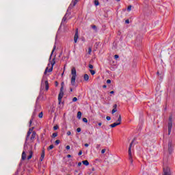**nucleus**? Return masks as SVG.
Segmentation results:
<instances>
[{
  "mask_svg": "<svg viewBox=\"0 0 175 175\" xmlns=\"http://www.w3.org/2000/svg\"><path fill=\"white\" fill-rule=\"evenodd\" d=\"M90 69H94V66L92 64H89Z\"/></svg>",
  "mask_w": 175,
  "mask_h": 175,
  "instance_id": "nucleus-37",
  "label": "nucleus"
},
{
  "mask_svg": "<svg viewBox=\"0 0 175 175\" xmlns=\"http://www.w3.org/2000/svg\"><path fill=\"white\" fill-rule=\"evenodd\" d=\"M77 2H79V0L72 1L73 6H76V5H77Z\"/></svg>",
  "mask_w": 175,
  "mask_h": 175,
  "instance_id": "nucleus-21",
  "label": "nucleus"
},
{
  "mask_svg": "<svg viewBox=\"0 0 175 175\" xmlns=\"http://www.w3.org/2000/svg\"><path fill=\"white\" fill-rule=\"evenodd\" d=\"M46 77H43V79L42 80V84H43V81H44V80H46Z\"/></svg>",
  "mask_w": 175,
  "mask_h": 175,
  "instance_id": "nucleus-48",
  "label": "nucleus"
},
{
  "mask_svg": "<svg viewBox=\"0 0 175 175\" xmlns=\"http://www.w3.org/2000/svg\"><path fill=\"white\" fill-rule=\"evenodd\" d=\"M118 58H120V56L118 55H114V59H118Z\"/></svg>",
  "mask_w": 175,
  "mask_h": 175,
  "instance_id": "nucleus-34",
  "label": "nucleus"
},
{
  "mask_svg": "<svg viewBox=\"0 0 175 175\" xmlns=\"http://www.w3.org/2000/svg\"><path fill=\"white\" fill-rule=\"evenodd\" d=\"M122 121V118H121V115H119L118 120L116 122H114L109 125L111 128H116V126H118V125H121V122Z\"/></svg>",
  "mask_w": 175,
  "mask_h": 175,
  "instance_id": "nucleus-5",
  "label": "nucleus"
},
{
  "mask_svg": "<svg viewBox=\"0 0 175 175\" xmlns=\"http://www.w3.org/2000/svg\"><path fill=\"white\" fill-rule=\"evenodd\" d=\"M61 143V141L59 139H57L55 142V144H56V146H58V144H59Z\"/></svg>",
  "mask_w": 175,
  "mask_h": 175,
  "instance_id": "nucleus-25",
  "label": "nucleus"
},
{
  "mask_svg": "<svg viewBox=\"0 0 175 175\" xmlns=\"http://www.w3.org/2000/svg\"><path fill=\"white\" fill-rule=\"evenodd\" d=\"M29 155L27 157L28 160L32 158V156L33 155V152L32 150H29Z\"/></svg>",
  "mask_w": 175,
  "mask_h": 175,
  "instance_id": "nucleus-16",
  "label": "nucleus"
},
{
  "mask_svg": "<svg viewBox=\"0 0 175 175\" xmlns=\"http://www.w3.org/2000/svg\"><path fill=\"white\" fill-rule=\"evenodd\" d=\"M163 175H172V172L169 167H163Z\"/></svg>",
  "mask_w": 175,
  "mask_h": 175,
  "instance_id": "nucleus-7",
  "label": "nucleus"
},
{
  "mask_svg": "<svg viewBox=\"0 0 175 175\" xmlns=\"http://www.w3.org/2000/svg\"><path fill=\"white\" fill-rule=\"evenodd\" d=\"M62 76H64V72L62 74Z\"/></svg>",
  "mask_w": 175,
  "mask_h": 175,
  "instance_id": "nucleus-61",
  "label": "nucleus"
},
{
  "mask_svg": "<svg viewBox=\"0 0 175 175\" xmlns=\"http://www.w3.org/2000/svg\"><path fill=\"white\" fill-rule=\"evenodd\" d=\"M77 132H78V133H80V132H81V128H80V127L77 128Z\"/></svg>",
  "mask_w": 175,
  "mask_h": 175,
  "instance_id": "nucleus-33",
  "label": "nucleus"
},
{
  "mask_svg": "<svg viewBox=\"0 0 175 175\" xmlns=\"http://www.w3.org/2000/svg\"><path fill=\"white\" fill-rule=\"evenodd\" d=\"M92 29H94V31H98V28L96 27V25H92Z\"/></svg>",
  "mask_w": 175,
  "mask_h": 175,
  "instance_id": "nucleus-23",
  "label": "nucleus"
},
{
  "mask_svg": "<svg viewBox=\"0 0 175 175\" xmlns=\"http://www.w3.org/2000/svg\"><path fill=\"white\" fill-rule=\"evenodd\" d=\"M157 75H159V72L157 71Z\"/></svg>",
  "mask_w": 175,
  "mask_h": 175,
  "instance_id": "nucleus-60",
  "label": "nucleus"
},
{
  "mask_svg": "<svg viewBox=\"0 0 175 175\" xmlns=\"http://www.w3.org/2000/svg\"><path fill=\"white\" fill-rule=\"evenodd\" d=\"M173 127V116H170L169 117V122H168V135L172 133V128Z\"/></svg>",
  "mask_w": 175,
  "mask_h": 175,
  "instance_id": "nucleus-3",
  "label": "nucleus"
},
{
  "mask_svg": "<svg viewBox=\"0 0 175 175\" xmlns=\"http://www.w3.org/2000/svg\"><path fill=\"white\" fill-rule=\"evenodd\" d=\"M53 148H54V145H50L47 150L48 151H50V150H53Z\"/></svg>",
  "mask_w": 175,
  "mask_h": 175,
  "instance_id": "nucleus-22",
  "label": "nucleus"
},
{
  "mask_svg": "<svg viewBox=\"0 0 175 175\" xmlns=\"http://www.w3.org/2000/svg\"><path fill=\"white\" fill-rule=\"evenodd\" d=\"M58 136V133H53L52 135V137H57Z\"/></svg>",
  "mask_w": 175,
  "mask_h": 175,
  "instance_id": "nucleus-26",
  "label": "nucleus"
},
{
  "mask_svg": "<svg viewBox=\"0 0 175 175\" xmlns=\"http://www.w3.org/2000/svg\"><path fill=\"white\" fill-rule=\"evenodd\" d=\"M82 163L85 165V166H88V165H90V162H88L87 160L83 161Z\"/></svg>",
  "mask_w": 175,
  "mask_h": 175,
  "instance_id": "nucleus-20",
  "label": "nucleus"
},
{
  "mask_svg": "<svg viewBox=\"0 0 175 175\" xmlns=\"http://www.w3.org/2000/svg\"><path fill=\"white\" fill-rule=\"evenodd\" d=\"M92 172H95V168L94 167L92 168Z\"/></svg>",
  "mask_w": 175,
  "mask_h": 175,
  "instance_id": "nucleus-56",
  "label": "nucleus"
},
{
  "mask_svg": "<svg viewBox=\"0 0 175 175\" xmlns=\"http://www.w3.org/2000/svg\"><path fill=\"white\" fill-rule=\"evenodd\" d=\"M39 118H43V112H40L38 115Z\"/></svg>",
  "mask_w": 175,
  "mask_h": 175,
  "instance_id": "nucleus-27",
  "label": "nucleus"
},
{
  "mask_svg": "<svg viewBox=\"0 0 175 175\" xmlns=\"http://www.w3.org/2000/svg\"><path fill=\"white\" fill-rule=\"evenodd\" d=\"M90 145L88 144H85V147H88Z\"/></svg>",
  "mask_w": 175,
  "mask_h": 175,
  "instance_id": "nucleus-52",
  "label": "nucleus"
},
{
  "mask_svg": "<svg viewBox=\"0 0 175 175\" xmlns=\"http://www.w3.org/2000/svg\"><path fill=\"white\" fill-rule=\"evenodd\" d=\"M106 119L107 120V121H110V120H111V118L110 116H107Z\"/></svg>",
  "mask_w": 175,
  "mask_h": 175,
  "instance_id": "nucleus-39",
  "label": "nucleus"
},
{
  "mask_svg": "<svg viewBox=\"0 0 175 175\" xmlns=\"http://www.w3.org/2000/svg\"><path fill=\"white\" fill-rule=\"evenodd\" d=\"M105 152H106V149H103L101 150V154H105Z\"/></svg>",
  "mask_w": 175,
  "mask_h": 175,
  "instance_id": "nucleus-40",
  "label": "nucleus"
},
{
  "mask_svg": "<svg viewBox=\"0 0 175 175\" xmlns=\"http://www.w3.org/2000/svg\"><path fill=\"white\" fill-rule=\"evenodd\" d=\"M82 120H83V122H85V123L88 122V120L86 118H83L82 119Z\"/></svg>",
  "mask_w": 175,
  "mask_h": 175,
  "instance_id": "nucleus-32",
  "label": "nucleus"
},
{
  "mask_svg": "<svg viewBox=\"0 0 175 175\" xmlns=\"http://www.w3.org/2000/svg\"><path fill=\"white\" fill-rule=\"evenodd\" d=\"M100 148V144H97L96 148H97V150H98V148Z\"/></svg>",
  "mask_w": 175,
  "mask_h": 175,
  "instance_id": "nucleus-42",
  "label": "nucleus"
},
{
  "mask_svg": "<svg viewBox=\"0 0 175 175\" xmlns=\"http://www.w3.org/2000/svg\"><path fill=\"white\" fill-rule=\"evenodd\" d=\"M92 52V49L91 47L88 48V54H89L90 55L91 53Z\"/></svg>",
  "mask_w": 175,
  "mask_h": 175,
  "instance_id": "nucleus-24",
  "label": "nucleus"
},
{
  "mask_svg": "<svg viewBox=\"0 0 175 175\" xmlns=\"http://www.w3.org/2000/svg\"><path fill=\"white\" fill-rule=\"evenodd\" d=\"M66 150H70V146L69 145L66 146Z\"/></svg>",
  "mask_w": 175,
  "mask_h": 175,
  "instance_id": "nucleus-41",
  "label": "nucleus"
},
{
  "mask_svg": "<svg viewBox=\"0 0 175 175\" xmlns=\"http://www.w3.org/2000/svg\"><path fill=\"white\" fill-rule=\"evenodd\" d=\"M94 5H95L96 6H98V5H99V1H98V0H95V1H94Z\"/></svg>",
  "mask_w": 175,
  "mask_h": 175,
  "instance_id": "nucleus-28",
  "label": "nucleus"
},
{
  "mask_svg": "<svg viewBox=\"0 0 175 175\" xmlns=\"http://www.w3.org/2000/svg\"><path fill=\"white\" fill-rule=\"evenodd\" d=\"M72 102H77V97H74L72 98Z\"/></svg>",
  "mask_w": 175,
  "mask_h": 175,
  "instance_id": "nucleus-36",
  "label": "nucleus"
},
{
  "mask_svg": "<svg viewBox=\"0 0 175 175\" xmlns=\"http://www.w3.org/2000/svg\"><path fill=\"white\" fill-rule=\"evenodd\" d=\"M110 94H114V91H111Z\"/></svg>",
  "mask_w": 175,
  "mask_h": 175,
  "instance_id": "nucleus-57",
  "label": "nucleus"
},
{
  "mask_svg": "<svg viewBox=\"0 0 175 175\" xmlns=\"http://www.w3.org/2000/svg\"><path fill=\"white\" fill-rule=\"evenodd\" d=\"M111 83V80L107 79V84H110Z\"/></svg>",
  "mask_w": 175,
  "mask_h": 175,
  "instance_id": "nucleus-38",
  "label": "nucleus"
},
{
  "mask_svg": "<svg viewBox=\"0 0 175 175\" xmlns=\"http://www.w3.org/2000/svg\"><path fill=\"white\" fill-rule=\"evenodd\" d=\"M81 162H79L78 163V166H81Z\"/></svg>",
  "mask_w": 175,
  "mask_h": 175,
  "instance_id": "nucleus-55",
  "label": "nucleus"
},
{
  "mask_svg": "<svg viewBox=\"0 0 175 175\" xmlns=\"http://www.w3.org/2000/svg\"><path fill=\"white\" fill-rule=\"evenodd\" d=\"M77 39H79V31L77 29L75 36H74V42L75 43H77Z\"/></svg>",
  "mask_w": 175,
  "mask_h": 175,
  "instance_id": "nucleus-10",
  "label": "nucleus"
},
{
  "mask_svg": "<svg viewBox=\"0 0 175 175\" xmlns=\"http://www.w3.org/2000/svg\"><path fill=\"white\" fill-rule=\"evenodd\" d=\"M44 84H45V90H46V91H49V81L45 80L44 81Z\"/></svg>",
  "mask_w": 175,
  "mask_h": 175,
  "instance_id": "nucleus-15",
  "label": "nucleus"
},
{
  "mask_svg": "<svg viewBox=\"0 0 175 175\" xmlns=\"http://www.w3.org/2000/svg\"><path fill=\"white\" fill-rule=\"evenodd\" d=\"M22 161H25L27 159V154L25 153V151H23L22 152Z\"/></svg>",
  "mask_w": 175,
  "mask_h": 175,
  "instance_id": "nucleus-14",
  "label": "nucleus"
},
{
  "mask_svg": "<svg viewBox=\"0 0 175 175\" xmlns=\"http://www.w3.org/2000/svg\"><path fill=\"white\" fill-rule=\"evenodd\" d=\"M71 75H72V77H71V85H75V83H76V77L77 75V71H76V68H72L71 70Z\"/></svg>",
  "mask_w": 175,
  "mask_h": 175,
  "instance_id": "nucleus-2",
  "label": "nucleus"
},
{
  "mask_svg": "<svg viewBox=\"0 0 175 175\" xmlns=\"http://www.w3.org/2000/svg\"><path fill=\"white\" fill-rule=\"evenodd\" d=\"M62 87H64V82L62 83Z\"/></svg>",
  "mask_w": 175,
  "mask_h": 175,
  "instance_id": "nucleus-58",
  "label": "nucleus"
},
{
  "mask_svg": "<svg viewBox=\"0 0 175 175\" xmlns=\"http://www.w3.org/2000/svg\"><path fill=\"white\" fill-rule=\"evenodd\" d=\"M127 10L129 12H131V10H132V5H129L128 8H127Z\"/></svg>",
  "mask_w": 175,
  "mask_h": 175,
  "instance_id": "nucleus-30",
  "label": "nucleus"
},
{
  "mask_svg": "<svg viewBox=\"0 0 175 175\" xmlns=\"http://www.w3.org/2000/svg\"><path fill=\"white\" fill-rule=\"evenodd\" d=\"M125 23H126V24H129V19H126V20L125 21Z\"/></svg>",
  "mask_w": 175,
  "mask_h": 175,
  "instance_id": "nucleus-43",
  "label": "nucleus"
},
{
  "mask_svg": "<svg viewBox=\"0 0 175 175\" xmlns=\"http://www.w3.org/2000/svg\"><path fill=\"white\" fill-rule=\"evenodd\" d=\"M43 159H44V150H42V154H41V157L40 158V162L43 161Z\"/></svg>",
  "mask_w": 175,
  "mask_h": 175,
  "instance_id": "nucleus-13",
  "label": "nucleus"
},
{
  "mask_svg": "<svg viewBox=\"0 0 175 175\" xmlns=\"http://www.w3.org/2000/svg\"><path fill=\"white\" fill-rule=\"evenodd\" d=\"M98 126H102V122H98Z\"/></svg>",
  "mask_w": 175,
  "mask_h": 175,
  "instance_id": "nucleus-50",
  "label": "nucleus"
},
{
  "mask_svg": "<svg viewBox=\"0 0 175 175\" xmlns=\"http://www.w3.org/2000/svg\"><path fill=\"white\" fill-rule=\"evenodd\" d=\"M51 68L49 69V67H46L45 69V71L44 72V75H47V72H53V68H54V65H55V58H53V60L51 62Z\"/></svg>",
  "mask_w": 175,
  "mask_h": 175,
  "instance_id": "nucleus-4",
  "label": "nucleus"
},
{
  "mask_svg": "<svg viewBox=\"0 0 175 175\" xmlns=\"http://www.w3.org/2000/svg\"><path fill=\"white\" fill-rule=\"evenodd\" d=\"M78 120H81V111H78L77 112V116Z\"/></svg>",
  "mask_w": 175,
  "mask_h": 175,
  "instance_id": "nucleus-19",
  "label": "nucleus"
},
{
  "mask_svg": "<svg viewBox=\"0 0 175 175\" xmlns=\"http://www.w3.org/2000/svg\"><path fill=\"white\" fill-rule=\"evenodd\" d=\"M62 98H64V86H62L60 88V92L58 95V102L59 105H61V102H62Z\"/></svg>",
  "mask_w": 175,
  "mask_h": 175,
  "instance_id": "nucleus-6",
  "label": "nucleus"
},
{
  "mask_svg": "<svg viewBox=\"0 0 175 175\" xmlns=\"http://www.w3.org/2000/svg\"><path fill=\"white\" fill-rule=\"evenodd\" d=\"M66 21V14L62 18V23H65Z\"/></svg>",
  "mask_w": 175,
  "mask_h": 175,
  "instance_id": "nucleus-31",
  "label": "nucleus"
},
{
  "mask_svg": "<svg viewBox=\"0 0 175 175\" xmlns=\"http://www.w3.org/2000/svg\"><path fill=\"white\" fill-rule=\"evenodd\" d=\"M102 129H106V126L103 125V126H102Z\"/></svg>",
  "mask_w": 175,
  "mask_h": 175,
  "instance_id": "nucleus-51",
  "label": "nucleus"
},
{
  "mask_svg": "<svg viewBox=\"0 0 175 175\" xmlns=\"http://www.w3.org/2000/svg\"><path fill=\"white\" fill-rule=\"evenodd\" d=\"M31 125H32V119H31L29 121V126H31Z\"/></svg>",
  "mask_w": 175,
  "mask_h": 175,
  "instance_id": "nucleus-45",
  "label": "nucleus"
},
{
  "mask_svg": "<svg viewBox=\"0 0 175 175\" xmlns=\"http://www.w3.org/2000/svg\"><path fill=\"white\" fill-rule=\"evenodd\" d=\"M133 142H135V139H133L129 147V160L130 161V163L131 166H133V157L132 156V146L133 144Z\"/></svg>",
  "mask_w": 175,
  "mask_h": 175,
  "instance_id": "nucleus-1",
  "label": "nucleus"
},
{
  "mask_svg": "<svg viewBox=\"0 0 175 175\" xmlns=\"http://www.w3.org/2000/svg\"><path fill=\"white\" fill-rule=\"evenodd\" d=\"M55 49H57V46L54 45L52 52L51 53L50 57H49L50 62H51V57H53V54H54V51H55Z\"/></svg>",
  "mask_w": 175,
  "mask_h": 175,
  "instance_id": "nucleus-12",
  "label": "nucleus"
},
{
  "mask_svg": "<svg viewBox=\"0 0 175 175\" xmlns=\"http://www.w3.org/2000/svg\"><path fill=\"white\" fill-rule=\"evenodd\" d=\"M71 157H72V155H70V154L67 155V158H70Z\"/></svg>",
  "mask_w": 175,
  "mask_h": 175,
  "instance_id": "nucleus-53",
  "label": "nucleus"
},
{
  "mask_svg": "<svg viewBox=\"0 0 175 175\" xmlns=\"http://www.w3.org/2000/svg\"><path fill=\"white\" fill-rule=\"evenodd\" d=\"M83 79L85 81H88V80H90V76H88L87 74H85L83 76Z\"/></svg>",
  "mask_w": 175,
  "mask_h": 175,
  "instance_id": "nucleus-18",
  "label": "nucleus"
},
{
  "mask_svg": "<svg viewBox=\"0 0 175 175\" xmlns=\"http://www.w3.org/2000/svg\"><path fill=\"white\" fill-rule=\"evenodd\" d=\"M113 109H112V114H114V113H116L117 111V104L113 105Z\"/></svg>",
  "mask_w": 175,
  "mask_h": 175,
  "instance_id": "nucleus-17",
  "label": "nucleus"
},
{
  "mask_svg": "<svg viewBox=\"0 0 175 175\" xmlns=\"http://www.w3.org/2000/svg\"><path fill=\"white\" fill-rule=\"evenodd\" d=\"M173 141H172V139H169L168 141V151L170 153L172 152V147H173Z\"/></svg>",
  "mask_w": 175,
  "mask_h": 175,
  "instance_id": "nucleus-8",
  "label": "nucleus"
},
{
  "mask_svg": "<svg viewBox=\"0 0 175 175\" xmlns=\"http://www.w3.org/2000/svg\"><path fill=\"white\" fill-rule=\"evenodd\" d=\"M58 128H59L58 125H56V126H53L54 131H57V129H58Z\"/></svg>",
  "mask_w": 175,
  "mask_h": 175,
  "instance_id": "nucleus-35",
  "label": "nucleus"
},
{
  "mask_svg": "<svg viewBox=\"0 0 175 175\" xmlns=\"http://www.w3.org/2000/svg\"><path fill=\"white\" fill-rule=\"evenodd\" d=\"M90 73H91V75H92V76H94V75H95V70H90Z\"/></svg>",
  "mask_w": 175,
  "mask_h": 175,
  "instance_id": "nucleus-29",
  "label": "nucleus"
},
{
  "mask_svg": "<svg viewBox=\"0 0 175 175\" xmlns=\"http://www.w3.org/2000/svg\"><path fill=\"white\" fill-rule=\"evenodd\" d=\"M117 1V2H120V0H116Z\"/></svg>",
  "mask_w": 175,
  "mask_h": 175,
  "instance_id": "nucleus-59",
  "label": "nucleus"
},
{
  "mask_svg": "<svg viewBox=\"0 0 175 175\" xmlns=\"http://www.w3.org/2000/svg\"><path fill=\"white\" fill-rule=\"evenodd\" d=\"M36 137V131H33L31 136L30 137V140L32 142H33V141L35 140V138Z\"/></svg>",
  "mask_w": 175,
  "mask_h": 175,
  "instance_id": "nucleus-11",
  "label": "nucleus"
},
{
  "mask_svg": "<svg viewBox=\"0 0 175 175\" xmlns=\"http://www.w3.org/2000/svg\"><path fill=\"white\" fill-rule=\"evenodd\" d=\"M70 92H73V89L72 88H70Z\"/></svg>",
  "mask_w": 175,
  "mask_h": 175,
  "instance_id": "nucleus-54",
  "label": "nucleus"
},
{
  "mask_svg": "<svg viewBox=\"0 0 175 175\" xmlns=\"http://www.w3.org/2000/svg\"><path fill=\"white\" fill-rule=\"evenodd\" d=\"M35 129V127H32L31 129H29L28 132H27V135L26 137V142L28 141V138L29 137V136H31V133L32 132H33V129Z\"/></svg>",
  "mask_w": 175,
  "mask_h": 175,
  "instance_id": "nucleus-9",
  "label": "nucleus"
},
{
  "mask_svg": "<svg viewBox=\"0 0 175 175\" xmlns=\"http://www.w3.org/2000/svg\"><path fill=\"white\" fill-rule=\"evenodd\" d=\"M81 154H83V151L80 150L78 153V155H81Z\"/></svg>",
  "mask_w": 175,
  "mask_h": 175,
  "instance_id": "nucleus-47",
  "label": "nucleus"
},
{
  "mask_svg": "<svg viewBox=\"0 0 175 175\" xmlns=\"http://www.w3.org/2000/svg\"><path fill=\"white\" fill-rule=\"evenodd\" d=\"M70 135H71L70 131H68V132H67V135H68V136H70Z\"/></svg>",
  "mask_w": 175,
  "mask_h": 175,
  "instance_id": "nucleus-46",
  "label": "nucleus"
},
{
  "mask_svg": "<svg viewBox=\"0 0 175 175\" xmlns=\"http://www.w3.org/2000/svg\"><path fill=\"white\" fill-rule=\"evenodd\" d=\"M55 87H58V81L55 82Z\"/></svg>",
  "mask_w": 175,
  "mask_h": 175,
  "instance_id": "nucleus-44",
  "label": "nucleus"
},
{
  "mask_svg": "<svg viewBox=\"0 0 175 175\" xmlns=\"http://www.w3.org/2000/svg\"><path fill=\"white\" fill-rule=\"evenodd\" d=\"M107 88V86L106 85H103V88Z\"/></svg>",
  "mask_w": 175,
  "mask_h": 175,
  "instance_id": "nucleus-49",
  "label": "nucleus"
}]
</instances>
